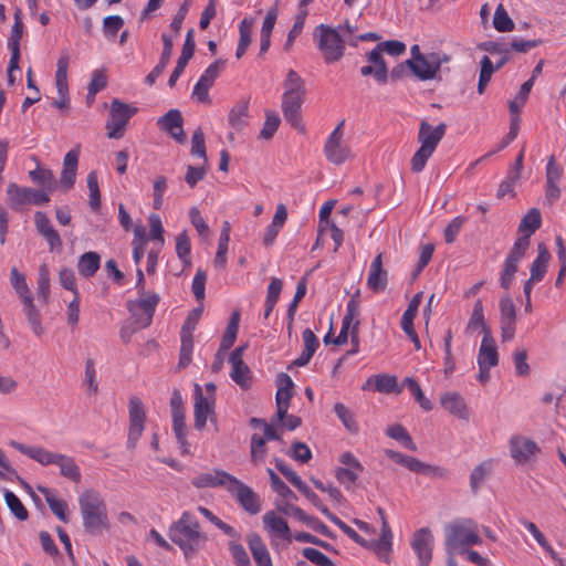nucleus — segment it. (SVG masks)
I'll use <instances>...</instances> for the list:
<instances>
[{"mask_svg": "<svg viewBox=\"0 0 566 566\" xmlns=\"http://www.w3.org/2000/svg\"><path fill=\"white\" fill-rule=\"evenodd\" d=\"M168 535L187 558L192 557L208 541L207 535L200 531L198 520L190 512H184L179 520L170 525Z\"/></svg>", "mask_w": 566, "mask_h": 566, "instance_id": "1", "label": "nucleus"}, {"mask_svg": "<svg viewBox=\"0 0 566 566\" xmlns=\"http://www.w3.org/2000/svg\"><path fill=\"white\" fill-rule=\"evenodd\" d=\"M283 88L281 104L283 116L293 128L303 133L305 127L302 122L301 108L306 94L305 83L294 70H290L283 83Z\"/></svg>", "mask_w": 566, "mask_h": 566, "instance_id": "2", "label": "nucleus"}, {"mask_svg": "<svg viewBox=\"0 0 566 566\" xmlns=\"http://www.w3.org/2000/svg\"><path fill=\"white\" fill-rule=\"evenodd\" d=\"M78 506L85 532L97 535L108 530L106 503L98 491L94 489L84 490L78 496Z\"/></svg>", "mask_w": 566, "mask_h": 566, "instance_id": "3", "label": "nucleus"}, {"mask_svg": "<svg viewBox=\"0 0 566 566\" xmlns=\"http://www.w3.org/2000/svg\"><path fill=\"white\" fill-rule=\"evenodd\" d=\"M10 446L20 453L36 461L41 465H57L60 474L74 483H80L82 479L81 469L72 457L49 451L42 447H31L18 441H11Z\"/></svg>", "mask_w": 566, "mask_h": 566, "instance_id": "4", "label": "nucleus"}, {"mask_svg": "<svg viewBox=\"0 0 566 566\" xmlns=\"http://www.w3.org/2000/svg\"><path fill=\"white\" fill-rule=\"evenodd\" d=\"M446 132L447 125L444 123H440L434 127L427 120H421L417 135L420 147L410 159V169L412 172L419 174L426 168L429 158L436 151Z\"/></svg>", "mask_w": 566, "mask_h": 566, "instance_id": "5", "label": "nucleus"}, {"mask_svg": "<svg viewBox=\"0 0 566 566\" xmlns=\"http://www.w3.org/2000/svg\"><path fill=\"white\" fill-rule=\"evenodd\" d=\"M446 546L450 554H462L464 548L480 545L482 538L479 535V526L471 518H461L446 527Z\"/></svg>", "mask_w": 566, "mask_h": 566, "instance_id": "6", "label": "nucleus"}, {"mask_svg": "<svg viewBox=\"0 0 566 566\" xmlns=\"http://www.w3.org/2000/svg\"><path fill=\"white\" fill-rule=\"evenodd\" d=\"M478 48L488 53H499V59L495 64L486 55H484L480 61L481 70L476 90L478 93L482 95L491 81L492 75L510 61V49L507 43L499 41H485L480 43Z\"/></svg>", "mask_w": 566, "mask_h": 566, "instance_id": "7", "label": "nucleus"}, {"mask_svg": "<svg viewBox=\"0 0 566 566\" xmlns=\"http://www.w3.org/2000/svg\"><path fill=\"white\" fill-rule=\"evenodd\" d=\"M313 38L325 63L337 62L344 56L345 40L338 29L322 23L315 28Z\"/></svg>", "mask_w": 566, "mask_h": 566, "instance_id": "8", "label": "nucleus"}, {"mask_svg": "<svg viewBox=\"0 0 566 566\" xmlns=\"http://www.w3.org/2000/svg\"><path fill=\"white\" fill-rule=\"evenodd\" d=\"M159 301L158 294L143 290L138 300L127 302V310L135 325L134 331L146 328L151 324Z\"/></svg>", "mask_w": 566, "mask_h": 566, "instance_id": "9", "label": "nucleus"}, {"mask_svg": "<svg viewBox=\"0 0 566 566\" xmlns=\"http://www.w3.org/2000/svg\"><path fill=\"white\" fill-rule=\"evenodd\" d=\"M137 113V107L114 98L109 105V118L105 128L107 137L120 139L124 137L129 119Z\"/></svg>", "mask_w": 566, "mask_h": 566, "instance_id": "10", "label": "nucleus"}, {"mask_svg": "<svg viewBox=\"0 0 566 566\" xmlns=\"http://www.w3.org/2000/svg\"><path fill=\"white\" fill-rule=\"evenodd\" d=\"M448 61L449 57L447 55L441 56L438 53L419 54L415 59L407 60L406 65L419 80L428 81L434 78L440 71L441 64Z\"/></svg>", "mask_w": 566, "mask_h": 566, "instance_id": "11", "label": "nucleus"}, {"mask_svg": "<svg viewBox=\"0 0 566 566\" xmlns=\"http://www.w3.org/2000/svg\"><path fill=\"white\" fill-rule=\"evenodd\" d=\"M530 239L528 235H521L514 242L510 253L507 254L503 270L501 273V286L505 290H509L512 281L514 279L515 273L518 269V262L525 255L526 251L530 248Z\"/></svg>", "mask_w": 566, "mask_h": 566, "instance_id": "12", "label": "nucleus"}, {"mask_svg": "<svg viewBox=\"0 0 566 566\" xmlns=\"http://www.w3.org/2000/svg\"><path fill=\"white\" fill-rule=\"evenodd\" d=\"M344 120L329 134L324 145L326 159L334 165H342L352 157L350 148L343 142Z\"/></svg>", "mask_w": 566, "mask_h": 566, "instance_id": "13", "label": "nucleus"}, {"mask_svg": "<svg viewBox=\"0 0 566 566\" xmlns=\"http://www.w3.org/2000/svg\"><path fill=\"white\" fill-rule=\"evenodd\" d=\"M264 530L268 532L271 545L279 549L281 541L286 545L292 543V532L287 522L279 516L274 511L266 512L263 517Z\"/></svg>", "mask_w": 566, "mask_h": 566, "instance_id": "14", "label": "nucleus"}, {"mask_svg": "<svg viewBox=\"0 0 566 566\" xmlns=\"http://www.w3.org/2000/svg\"><path fill=\"white\" fill-rule=\"evenodd\" d=\"M7 196L11 208L18 209L21 206L33 203L43 206L50 201V197L42 190L27 187H20L17 184H10L7 188Z\"/></svg>", "mask_w": 566, "mask_h": 566, "instance_id": "15", "label": "nucleus"}, {"mask_svg": "<svg viewBox=\"0 0 566 566\" xmlns=\"http://www.w3.org/2000/svg\"><path fill=\"white\" fill-rule=\"evenodd\" d=\"M510 455L516 464H526L535 460L541 453L539 446L532 439L513 434L509 440Z\"/></svg>", "mask_w": 566, "mask_h": 566, "instance_id": "16", "label": "nucleus"}, {"mask_svg": "<svg viewBox=\"0 0 566 566\" xmlns=\"http://www.w3.org/2000/svg\"><path fill=\"white\" fill-rule=\"evenodd\" d=\"M128 416H129V428H128V447L134 448L142 437L145 422H146V410L142 400L133 396L128 401Z\"/></svg>", "mask_w": 566, "mask_h": 566, "instance_id": "17", "label": "nucleus"}, {"mask_svg": "<svg viewBox=\"0 0 566 566\" xmlns=\"http://www.w3.org/2000/svg\"><path fill=\"white\" fill-rule=\"evenodd\" d=\"M339 462L344 467H339L335 470V476L340 484L349 490L356 484L360 473L364 471V467L349 451L339 455Z\"/></svg>", "mask_w": 566, "mask_h": 566, "instance_id": "18", "label": "nucleus"}, {"mask_svg": "<svg viewBox=\"0 0 566 566\" xmlns=\"http://www.w3.org/2000/svg\"><path fill=\"white\" fill-rule=\"evenodd\" d=\"M248 345L237 347L229 357L231 365L230 377L241 388L249 389L252 386V371L243 360L244 350Z\"/></svg>", "mask_w": 566, "mask_h": 566, "instance_id": "19", "label": "nucleus"}, {"mask_svg": "<svg viewBox=\"0 0 566 566\" xmlns=\"http://www.w3.org/2000/svg\"><path fill=\"white\" fill-rule=\"evenodd\" d=\"M228 492L232 494L238 503L250 514L254 515L261 511L259 495L247 484L235 476L228 485Z\"/></svg>", "mask_w": 566, "mask_h": 566, "instance_id": "20", "label": "nucleus"}, {"mask_svg": "<svg viewBox=\"0 0 566 566\" xmlns=\"http://www.w3.org/2000/svg\"><path fill=\"white\" fill-rule=\"evenodd\" d=\"M193 415V424L197 430H202L206 427L208 418L214 421V398L213 396H203L202 389L198 384L195 385Z\"/></svg>", "mask_w": 566, "mask_h": 566, "instance_id": "21", "label": "nucleus"}, {"mask_svg": "<svg viewBox=\"0 0 566 566\" xmlns=\"http://www.w3.org/2000/svg\"><path fill=\"white\" fill-rule=\"evenodd\" d=\"M500 316L502 340L510 342L515 335L516 307L509 296L500 301Z\"/></svg>", "mask_w": 566, "mask_h": 566, "instance_id": "22", "label": "nucleus"}, {"mask_svg": "<svg viewBox=\"0 0 566 566\" xmlns=\"http://www.w3.org/2000/svg\"><path fill=\"white\" fill-rule=\"evenodd\" d=\"M34 224L38 233L46 241L50 251H59L62 248L61 237L44 212L34 213Z\"/></svg>", "mask_w": 566, "mask_h": 566, "instance_id": "23", "label": "nucleus"}, {"mask_svg": "<svg viewBox=\"0 0 566 566\" xmlns=\"http://www.w3.org/2000/svg\"><path fill=\"white\" fill-rule=\"evenodd\" d=\"M34 224L38 233L46 241L50 251H59L62 248L61 237L44 212L34 213Z\"/></svg>", "mask_w": 566, "mask_h": 566, "instance_id": "24", "label": "nucleus"}, {"mask_svg": "<svg viewBox=\"0 0 566 566\" xmlns=\"http://www.w3.org/2000/svg\"><path fill=\"white\" fill-rule=\"evenodd\" d=\"M433 537L428 528H420L413 534L411 546L416 552L420 566H429L432 558Z\"/></svg>", "mask_w": 566, "mask_h": 566, "instance_id": "25", "label": "nucleus"}, {"mask_svg": "<svg viewBox=\"0 0 566 566\" xmlns=\"http://www.w3.org/2000/svg\"><path fill=\"white\" fill-rule=\"evenodd\" d=\"M233 479L234 476L228 472L214 469L199 473L191 480V484L197 489L224 486L228 490Z\"/></svg>", "mask_w": 566, "mask_h": 566, "instance_id": "26", "label": "nucleus"}, {"mask_svg": "<svg viewBox=\"0 0 566 566\" xmlns=\"http://www.w3.org/2000/svg\"><path fill=\"white\" fill-rule=\"evenodd\" d=\"M368 65H364L360 69L363 76L373 75L379 84H386L388 81V67L384 60V56L378 51H370L367 54Z\"/></svg>", "mask_w": 566, "mask_h": 566, "instance_id": "27", "label": "nucleus"}, {"mask_svg": "<svg viewBox=\"0 0 566 566\" xmlns=\"http://www.w3.org/2000/svg\"><path fill=\"white\" fill-rule=\"evenodd\" d=\"M182 123L184 119L178 109H170L157 122L160 129L167 132L178 143H184L186 139Z\"/></svg>", "mask_w": 566, "mask_h": 566, "instance_id": "28", "label": "nucleus"}, {"mask_svg": "<svg viewBox=\"0 0 566 566\" xmlns=\"http://www.w3.org/2000/svg\"><path fill=\"white\" fill-rule=\"evenodd\" d=\"M440 405L454 417L468 420L470 412L463 397L455 391H447L440 396Z\"/></svg>", "mask_w": 566, "mask_h": 566, "instance_id": "29", "label": "nucleus"}, {"mask_svg": "<svg viewBox=\"0 0 566 566\" xmlns=\"http://www.w3.org/2000/svg\"><path fill=\"white\" fill-rule=\"evenodd\" d=\"M247 544L256 566H273L271 554L258 533L248 534Z\"/></svg>", "mask_w": 566, "mask_h": 566, "instance_id": "30", "label": "nucleus"}, {"mask_svg": "<svg viewBox=\"0 0 566 566\" xmlns=\"http://www.w3.org/2000/svg\"><path fill=\"white\" fill-rule=\"evenodd\" d=\"M499 363V354L495 345V340L492 336L491 331H486L485 335H483L479 355H478V365L485 367H495Z\"/></svg>", "mask_w": 566, "mask_h": 566, "instance_id": "31", "label": "nucleus"}, {"mask_svg": "<svg viewBox=\"0 0 566 566\" xmlns=\"http://www.w3.org/2000/svg\"><path fill=\"white\" fill-rule=\"evenodd\" d=\"M367 286L375 293L385 291L387 286V271L382 268L381 253H379L370 264L367 277Z\"/></svg>", "mask_w": 566, "mask_h": 566, "instance_id": "32", "label": "nucleus"}, {"mask_svg": "<svg viewBox=\"0 0 566 566\" xmlns=\"http://www.w3.org/2000/svg\"><path fill=\"white\" fill-rule=\"evenodd\" d=\"M374 382L375 390L382 394H400L402 386H398L397 377L388 374L375 375L367 379L363 390L367 389L370 382Z\"/></svg>", "mask_w": 566, "mask_h": 566, "instance_id": "33", "label": "nucleus"}, {"mask_svg": "<svg viewBox=\"0 0 566 566\" xmlns=\"http://www.w3.org/2000/svg\"><path fill=\"white\" fill-rule=\"evenodd\" d=\"M551 254L544 243L537 245V256L532 262L530 273L532 281H542L546 274Z\"/></svg>", "mask_w": 566, "mask_h": 566, "instance_id": "34", "label": "nucleus"}, {"mask_svg": "<svg viewBox=\"0 0 566 566\" xmlns=\"http://www.w3.org/2000/svg\"><path fill=\"white\" fill-rule=\"evenodd\" d=\"M39 491L44 496L52 513L63 523H67V503L64 500L57 499L48 488H39Z\"/></svg>", "mask_w": 566, "mask_h": 566, "instance_id": "35", "label": "nucleus"}, {"mask_svg": "<svg viewBox=\"0 0 566 566\" xmlns=\"http://www.w3.org/2000/svg\"><path fill=\"white\" fill-rule=\"evenodd\" d=\"M254 20L252 18H243L239 24V42L235 52L237 59H241L248 48L251 44L252 40V31H253Z\"/></svg>", "mask_w": 566, "mask_h": 566, "instance_id": "36", "label": "nucleus"}, {"mask_svg": "<svg viewBox=\"0 0 566 566\" xmlns=\"http://www.w3.org/2000/svg\"><path fill=\"white\" fill-rule=\"evenodd\" d=\"M23 304V311L30 324L32 332L36 336H41L43 334V327L41 323V315L38 308L34 305L33 295L21 300Z\"/></svg>", "mask_w": 566, "mask_h": 566, "instance_id": "37", "label": "nucleus"}, {"mask_svg": "<svg viewBox=\"0 0 566 566\" xmlns=\"http://www.w3.org/2000/svg\"><path fill=\"white\" fill-rule=\"evenodd\" d=\"M230 230L231 226L229 221H224L222 223L220 237H219V243H218V250L214 256V265L218 268H223L227 263V252H228V245L230 241Z\"/></svg>", "mask_w": 566, "mask_h": 566, "instance_id": "38", "label": "nucleus"}, {"mask_svg": "<svg viewBox=\"0 0 566 566\" xmlns=\"http://www.w3.org/2000/svg\"><path fill=\"white\" fill-rule=\"evenodd\" d=\"M101 258L96 252H86L81 255L77 270L85 277L93 276L99 269Z\"/></svg>", "mask_w": 566, "mask_h": 566, "instance_id": "39", "label": "nucleus"}, {"mask_svg": "<svg viewBox=\"0 0 566 566\" xmlns=\"http://www.w3.org/2000/svg\"><path fill=\"white\" fill-rule=\"evenodd\" d=\"M70 64L69 54H62L56 63V72H55V86L57 94L67 93L69 84H67V70Z\"/></svg>", "mask_w": 566, "mask_h": 566, "instance_id": "40", "label": "nucleus"}, {"mask_svg": "<svg viewBox=\"0 0 566 566\" xmlns=\"http://www.w3.org/2000/svg\"><path fill=\"white\" fill-rule=\"evenodd\" d=\"M293 381L287 374H280L277 376V391L275 396L276 405H287L290 406L291 398L293 396Z\"/></svg>", "mask_w": 566, "mask_h": 566, "instance_id": "41", "label": "nucleus"}, {"mask_svg": "<svg viewBox=\"0 0 566 566\" xmlns=\"http://www.w3.org/2000/svg\"><path fill=\"white\" fill-rule=\"evenodd\" d=\"M542 226V216L538 209L532 208L521 220L518 231L523 232V235H531L539 229Z\"/></svg>", "mask_w": 566, "mask_h": 566, "instance_id": "42", "label": "nucleus"}, {"mask_svg": "<svg viewBox=\"0 0 566 566\" xmlns=\"http://www.w3.org/2000/svg\"><path fill=\"white\" fill-rule=\"evenodd\" d=\"M307 15H308L307 9H298V12L294 19L293 27L289 31L287 39L284 44L285 51L291 50V48L294 44L295 39L302 33Z\"/></svg>", "mask_w": 566, "mask_h": 566, "instance_id": "43", "label": "nucleus"}, {"mask_svg": "<svg viewBox=\"0 0 566 566\" xmlns=\"http://www.w3.org/2000/svg\"><path fill=\"white\" fill-rule=\"evenodd\" d=\"M334 411L348 432L355 434L359 431V426L356 422L353 412L344 403L336 402Z\"/></svg>", "mask_w": 566, "mask_h": 566, "instance_id": "44", "label": "nucleus"}, {"mask_svg": "<svg viewBox=\"0 0 566 566\" xmlns=\"http://www.w3.org/2000/svg\"><path fill=\"white\" fill-rule=\"evenodd\" d=\"M386 434L389 438L399 441L406 449H408L410 451L417 450V447H416L411 436L406 430V428L402 427L401 424L389 426L386 430Z\"/></svg>", "mask_w": 566, "mask_h": 566, "instance_id": "45", "label": "nucleus"}, {"mask_svg": "<svg viewBox=\"0 0 566 566\" xmlns=\"http://www.w3.org/2000/svg\"><path fill=\"white\" fill-rule=\"evenodd\" d=\"M22 17V10L20 8H15L13 14V25L10 31V36L8 39V48H20V41L24 32Z\"/></svg>", "mask_w": 566, "mask_h": 566, "instance_id": "46", "label": "nucleus"}, {"mask_svg": "<svg viewBox=\"0 0 566 566\" xmlns=\"http://www.w3.org/2000/svg\"><path fill=\"white\" fill-rule=\"evenodd\" d=\"M10 283L20 300L32 296V293L27 284V279L17 268L10 270Z\"/></svg>", "mask_w": 566, "mask_h": 566, "instance_id": "47", "label": "nucleus"}, {"mask_svg": "<svg viewBox=\"0 0 566 566\" xmlns=\"http://www.w3.org/2000/svg\"><path fill=\"white\" fill-rule=\"evenodd\" d=\"M406 386L411 395L415 397L416 401L424 411H430L432 409V402L424 396L419 384L411 377H407L403 380L402 387Z\"/></svg>", "mask_w": 566, "mask_h": 566, "instance_id": "48", "label": "nucleus"}, {"mask_svg": "<svg viewBox=\"0 0 566 566\" xmlns=\"http://www.w3.org/2000/svg\"><path fill=\"white\" fill-rule=\"evenodd\" d=\"M533 87V78H528L526 82H524L515 96L514 99L510 101L509 103V109L511 114H520L522 107L526 103L528 95Z\"/></svg>", "mask_w": 566, "mask_h": 566, "instance_id": "49", "label": "nucleus"}, {"mask_svg": "<svg viewBox=\"0 0 566 566\" xmlns=\"http://www.w3.org/2000/svg\"><path fill=\"white\" fill-rule=\"evenodd\" d=\"M478 328H482L483 335H485L486 331H490L485 323L483 303L481 300L475 301L472 314L468 323V329L475 331Z\"/></svg>", "mask_w": 566, "mask_h": 566, "instance_id": "50", "label": "nucleus"}, {"mask_svg": "<svg viewBox=\"0 0 566 566\" xmlns=\"http://www.w3.org/2000/svg\"><path fill=\"white\" fill-rule=\"evenodd\" d=\"M4 501L11 513L20 521H25L29 517L28 510L22 504L20 499L10 490L4 492Z\"/></svg>", "mask_w": 566, "mask_h": 566, "instance_id": "51", "label": "nucleus"}, {"mask_svg": "<svg viewBox=\"0 0 566 566\" xmlns=\"http://www.w3.org/2000/svg\"><path fill=\"white\" fill-rule=\"evenodd\" d=\"M293 516L322 535L328 536V527L318 518L307 515L302 509L293 510Z\"/></svg>", "mask_w": 566, "mask_h": 566, "instance_id": "52", "label": "nucleus"}, {"mask_svg": "<svg viewBox=\"0 0 566 566\" xmlns=\"http://www.w3.org/2000/svg\"><path fill=\"white\" fill-rule=\"evenodd\" d=\"M492 470V461H484L476 465L470 474V486L476 492Z\"/></svg>", "mask_w": 566, "mask_h": 566, "instance_id": "53", "label": "nucleus"}, {"mask_svg": "<svg viewBox=\"0 0 566 566\" xmlns=\"http://www.w3.org/2000/svg\"><path fill=\"white\" fill-rule=\"evenodd\" d=\"M494 29L499 32H511L514 30V22L502 4H499L493 18Z\"/></svg>", "mask_w": 566, "mask_h": 566, "instance_id": "54", "label": "nucleus"}, {"mask_svg": "<svg viewBox=\"0 0 566 566\" xmlns=\"http://www.w3.org/2000/svg\"><path fill=\"white\" fill-rule=\"evenodd\" d=\"M198 512L205 516L210 523L217 526L226 535L239 538V533L229 524L222 522L217 515H214L209 509L205 506H198Z\"/></svg>", "mask_w": 566, "mask_h": 566, "instance_id": "55", "label": "nucleus"}, {"mask_svg": "<svg viewBox=\"0 0 566 566\" xmlns=\"http://www.w3.org/2000/svg\"><path fill=\"white\" fill-rule=\"evenodd\" d=\"M176 253L184 264H190L191 244L186 230L176 237Z\"/></svg>", "mask_w": 566, "mask_h": 566, "instance_id": "56", "label": "nucleus"}, {"mask_svg": "<svg viewBox=\"0 0 566 566\" xmlns=\"http://www.w3.org/2000/svg\"><path fill=\"white\" fill-rule=\"evenodd\" d=\"M33 181L45 188L48 191H53L56 186V180L50 169H35L30 172Z\"/></svg>", "mask_w": 566, "mask_h": 566, "instance_id": "57", "label": "nucleus"}, {"mask_svg": "<svg viewBox=\"0 0 566 566\" xmlns=\"http://www.w3.org/2000/svg\"><path fill=\"white\" fill-rule=\"evenodd\" d=\"M87 188L90 191V207L93 210H98L101 207V193H99V187H98V177L96 171H91L87 175Z\"/></svg>", "mask_w": 566, "mask_h": 566, "instance_id": "58", "label": "nucleus"}, {"mask_svg": "<svg viewBox=\"0 0 566 566\" xmlns=\"http://www.w3.org/2000/svg\"><path fill=\"white\" fill-rule=\"evenodd\" d=\"M275 468L298 491H301L302 489H305L306 483L300 478V475L291 467L286 465L281 459H275Z\"/></svg>", "mask_w": 566, "mask_h": 566, "instance_id": "59", "label": "nucleus"}, {"mask_svg": "<svg viewBox=\"0 0 566 566\" xmlns=\"http://www.w3.org/2000/svg\"><path fill=\"white\" fill-rule=\"evenodd\" d=\"M229 552L235 566H252L245 548L239 542H229Z\"/></svg>", "mask_w": 566, "mask_h": 566, "instance_id": "60", "label": "nucleus"}, {"mask_svg": "<svg viewBox=\"0 0 566 566\" xmlns=\"http://www.w3.org/2000/svg\"><path fill=\"white\" fill-rule=\"evenodd\" d=\"M266 440L259 434L251 437V461L255 464L262 462L266 454Z\"/></svg>", "mask_w": 566, "mask_h": 566, "instance_id": "61", "label": "nucleus"}, {"mask_svg": "<svg viewBox=\"0 0 566 566\" xmlns=\"http://www.w3.org/2000/svg\"><path fill=\"white\" fill-rule=\"evenodd\" d=\"M124 20L120 15H108L104 18L103 31L107 39L113 40L123 28Z\"/></svg>", "mask_w": 566, "mask_h": 566, "instance_id": "62", "label": "nucleus"}, {"mask_svg": "<svg viewBox=\"0 0 566 566\" xmlns=\"http://www.w3.org/2000/svg\"><path fill=\"white\" fill-rule=\"evenodd\" d=\"M303 556L316 566H335L334 562L321 551L313 547H305L302 551Z\"/></svg>", "mask_w": 566, "mask_h": 566, "instance_id": "63", "label": "nucleus"}, {"mask_svg": "<svg viewBox=\"0 0 566 566\" xmlns=\"http://www.w3.org/2000/svg\"><path fill=\"white\" fill-rule=\"evenodd\" d=\"M280 117L275 112H266V118L260 132V137L264 139L272 138L280 126Z\"/></svg>", "mask_w": 566, "mask_h": 566, "instance_id": "64", "label": "nucleus"}]
</instances>
